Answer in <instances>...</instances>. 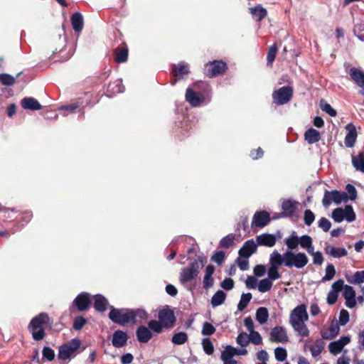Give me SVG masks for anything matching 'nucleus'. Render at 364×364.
<instances>
[{"label":"nucleus","instance_id":"49530a36","mask_svg":"<svg viewBox=\"0 0 364 364\" xmlns=\"http://www.w3.org/2000/svg\"><path fill=\"white\" fill-rule=\"evenodd\" d=\"M355 218L356 215L353 207L350 205H346L344 209V219H346L347 222L351 223L355 220Z\"/></svg>","mask_w":364,"mask_h":364},{"label":"nucleus","instance_id":"a211bd4d","mask_svg":"<svg viewBox=\"0 0 364 364\" xmlns=\"http://www.w3.org/2000/svg\"><path fill=\"white\" fill-rule=\"evenodd\" d=\"M130 323H136L146 321L148 318V313L142 309H129Z\"/></svg>","mask_w":364,"mask_h":364},{"label":"nucleus","instance_id":"5701e85b","mask_svg":"<svg viewBox=\"0 0 364 364\" xmlns=\"http://www.w3.org/2000/svg\"><path fill=\"white\" fill-rule=\"evenodd\" d=\"M94 308L99 312H105L109 306L108 300L101 294H96L94 297Z\"/></svg>","mask_w":364,"mask_h":364},{"label":"nucleus","instance_id":"338daca9","mask_svg":"<svg viewBox=\"0 0 364 364\" xmlns=\"http://www.w3.org/2000/svg\"><path fill=\"white\" fill-rule=\"evenodd\" d=\"M279 267H269L267 274L268 279L272 280H276L281 277V274L278 272Z\"/></svg>","mask_w":364,"mask_h":364},{"label":"nucleus","instance_id":"c03bdc74","mask_svg":"<svg viewBox=\"0 0 364 364\" xmlns=\"http://www.w3.org/2000/svg\"><path fill=\"white\" fill-rule=\"evenodd\" d=\"M272 287V282L268 278L261 279L258 283V290L261 293L269 291Z\"/></svg>","mask_w":364,"mask_h":364},{"label":"nucleus","instance_id":"f3484780","mask_svg":"<svg viewBox=\"0 0 364 364\" xmlns=\"http://www.w3.org/2000/svg\"><path fill=\"white\" fill-rule=\"evenodd\" d=\"M277 242V237L269 233H263L256 237L257 245L272 247L274 246Z\"/></svg>","mask_w":364,"mask_h":364},{"label":"nucleus","instance_id":"c85d7f7f","mask_svg":"<svg viewBox=\"0 0 364 364\" xmlns=\"http://www.w3.org/2000/svg\"><path fill=\"white\" fill-rule=\"evenodd\" d=\"M114 60L117 63H122L127 61L128 48L124 46L122 48H117L114 50Z\"/></svg>","mask_w":364,"mask_h":364},{"label":"nucleus","instance_id":"7c9ffc66","mask_svg":"<svg viewBox=\"0 0 364 364\" xmlns=\"http://www.w3.org/2000/svg\"><path fill=\"white\" fill-rule=\"evenodd\" d=\"M124 91V87L122 84V79H117L113 82H111L107 87V92L111 95H115L117 93H121Z\"/></svg>","mask_w":364,"mask_h":364},{"label":"nucleus","instance_id":"603ef678","mask_svg":"<svg viewBox=\"0 0 364 364\" xmlns=\"http://www.w3.org/2000/svg\"><path fill=\"white\" fill-rule=\"evenodd\" d=\"M204 352L208 355H212L214 352V346L210 338H205L202 341Z\"/></svg>","mask_w":364,"mask_h":364},{"label":"nucleus","instance_id":"f704fd0d","mask_svg":"<svg viewBox=\"0 0 364 364\" xmlns=\"http://www.w3.org/2000/svg\"><path fill=\"white\" fill-rule=\"evenodd\" d=\"M226 299V294L222 290H218L212 296L210 303L213 307L223 304Z\"/></svg>","mask_w":364,"mask_h":364},{"label":"nucleus","instance_id":"052dcab7","mask_svg":"<svg viewBox=\"0 0 364 364\" xmlns=\"http://www.w3.org/2000/svg\"><path fill=\"white\" fill-rule=\"evenodd\" d=\"M339 328L338 326H331L328 328L329 335L327 333H322L321 336L323 339L330 340L336 337L338 334Z\"/></svg>","mask_w":364,"mask_h":364},{"label":"nucleus","instance_id":"de8ad7c7","mask_svg":"<svg viewBox=\"0 0 364 364\" xmlns=\"http://www.w3.org/2000/svg\"><path fill=\"white\" fill-rule=\"evenodd\" d=\"M235 356L233 346L230 345L226 346L225 349L221 353L220 358L222 360L233 359Z\"/></svg>","mask_w":364,"mask_h":364},{"label":"nucleus","instance_id":"2eb2a0df","mask_svg":"<svg viewBox=\"0 0 364 364\" xmlns=\"http://www.w3.org/2000/svg\"><path fill=\"white\" fill-rule=\"evenodd\" d=\"M186 100L193 107H199L204 102L205 98L200 93L194 92L191 88L188 87L186 90Z\"/></svg>","mask_w":364,"mask_h":364},{"label":"nucleus","instance_id":"09e8293b","mask_svg":"<svg viewBox=\"0 0 364 364\" xmlns=\"http://www.w3.org/2000/svg\"><path fill=\"white\" fill-rule=\"evenodd\" d=\"M274 355L277 360L283 362L287 357V350L283 347H277L274 350Z\"/></svg>","mask_w":364,"mask_h":364},{"label":"nucleus","instance_id":"412c9836","mask_svg":"<svg viewBox=\"0 0 364 364\" xmlns=\"http://www.w3.org/2000/svg\"><path fill=\"white\" fill-rule=\"evenodd\" d=\"M138 341L142 343H148L152 338V332L145 326H139L136 331Z\"/></svg>","mask_w":364,"mask_h":364},{"label":"nucleus","instance_id":"e433bc0d","mask_svg":"<svg viewBox=\"0 0 364 364\" xmlns=\"http://www.w3.org/2000/svg\"><path fill=\"white\" fill-rule=\"evenodd\" d=\"M269 318V312L266 307H259L256 311V320L262 325L267 323Z\"/></svg>","mask_w":364,"mask_h":364},{"label":"nucleus","instance_id":"2f4dec72","mask_svg":"<svg viewBox=\"0 0 364 364\" xmlns=\"http://www.w3.org/2000/svg\"><path fill=\"white\" fill-rule=\"evenodd\" d=\"M250 11L253 18L257 21H262L267 14V10L260 5L250 8Z\"/></svg>","mask_w":364,"mask_h":364},{"label":"nucleus","instance_id":"9d476101","mask_svg":"<svg viewBox=\"0 0 364 364\" xmlns=\"http://www.w3.org/2000/svg\"><path fill=\"white\" fill-rule=\"evenodd\" d=\"M90 304L91 301L90 294L87 292H81L74 299L73 306L79 311H85L89 309Z\"/></svg>","mask_w":364,"mask_h":364},{"label":"nucleus","instance_id":"e2e57ef3","mask_svg":"<svg viewBox=\"0 0 364 364\" xmlns=\"http://www.w3.org/2000/svg\"><path fill=\"white\" fill-rule=\"evenodd\" d=\"M250 342H252L255 345H260L262 343V338L260 334L255 331L250 332Z\"/></svg>","mask_w":364,"mask_h":364},{"label":"nucleus","instance_id":"79ce46f5","mask_svg":"<svg viewBox=\"0 0 364 364\" xmlns=\"http://www.w3.org/2000/svg\"><path fill=\"white\" fill-rule=\"evenodd\" d=\"M188 334L186 332H178L173 334L171 342L175 345H182L188 341Z\"/></svg>","mask_w":364,"mask_h":364},{"label":"nucleus","instance_id":"20e7f679","mask_svg":"<svg viewBox=\"0 0 364 364\" xmlns=\"http://www.w3.org/2000/svg\"><path fill=\"white\" fill-rule=\"evenodd\" d=\"M284 256H286L285 266L289 268L301 269L309 262V259L304 252L295 253L293 251H286Z\"/></svg>","mask_w":364,"mask_h":364},{"label":"nucleus","instance_id":"a18cd8bd","mask_svg":"<svg viewBox=\"0 0 364 364\" xmlns=\"http://www.w3.org/2000/svg\"><path fill=\"white\" fill-rule=\"evenodd\" d=\"M278 48L276 44L271 46L268 50L267 61V65L272 66L275 59Z\"/></svg>","mask_w":364,"mask_h":364},{"label":"nucleus","instance_id":"423d86ee","mask_svg":"<svg viewBox=\"0 0 364 364\" xmlns=\"http://www.w3.org/2000/svg\"><path fill=\"white\" fill-rule=\"evenodd\" d=\"M109 309L108 317L113 323L122 326L130 323L129 309H117L112 306Z\"/></svg>","mask_w":364,"mask_h":364},{"label":"nucleus","instance_id":"473e14b6","mask_svg":"<svg viewBox=\"0 0 364 364\" xmlns=\"http://www.w3.org/2000/svg\"><path fill=\"white\" fill-rule=\"evenodd\" d=\"M324 346L325 343L322 339H316L314 343L309 346V350L311 351L312 357L316 358L321 353Z\"/></svg>","mask_w":364,"mask_h":364},{"label":"nucleus","instance_id":"69168bd1","mask_svg":"<svg viewBox=\"0 0 364 364\" xmlns=\"http://www.w3.org/2000/svg\"><path fill=\"white\" fill-rule=\"evenodd\" d=\"M315 220V215L314 213L309 210L307 209L304 211V223L307 226H310Z\"/></svg>","mask_w":364,"mask_h":364},{"label":"nucleus","instance_id":"f8f14e48","mask_svg":"<svg viewBox=\"0 0 364 364\" xmlns=\"http://www.w3.org/2000/svg\"><path fill=\"white\" fill-rule=\"evenodd\" d=\"M257 244L253 239L245 242L242 247L239 250L238 254L240 257L248 259L257 250Z\"/></svg>","mask_w":364,"mask_h":364},{"label":"nucleus","instance_id":"3c124183","mask_svg":"<svg viewBox=\"0 0 364 364\" xmlns=\"http://www.w3.org/2000/svg\"><path fill=\"white\" fill-rule=\"evenodd\" d=\"M336 274V269L332 264H329L326 267V274L322 278V282L330 281Z\"/></svg>","mask_w":364,"mask_h":364},{"label":"nucleus","instance_id":"dca6fc26","mask_svg":"<svg viewBox=\"0 0 364 364\" xmlns=\"http://www.w3.org/2000/svg\"><path fill=\"white\" fill-rule=\"evenodd\" d=\"M271 340L277 343H286L288 336L286 328L283 326H276L271 330Z\"/></svg>","mask_w":364,"mask_h":364},{"label":"nucleus","instance_id":"bb28decb","mask_svg":"<svg viewBox=\"0 0 364 364\" xmlns=\"http://www.w3.org/2000/svg\"><path fill=\"white\" fill-rule=\"evenodd\" d=\"M71 23L73 30L78 33L83 28V16L80 12L74 13L71 16Z\"/></svg>","mask_w":364,"mask_h":364},{"label":"nucleus","instance_id":"4468645a","mask_svg":"<svg viewBox=\"0 0 364 364\" xmlns=\"http://www.w3.org/2000/svg\"><path fill=\"white\" fill-rule=\"evenodd\" d=\"M349 75L355 84L361 88L359 93L364 95V72L356 68H351Z\"/></svg>","mask_w":364,"mask_h":364},{"label":"nucleus","instance_id":"ea45409f","mask_svg":"<svg viewBox=\"0 0 364 364\" xmlns=\"http://www.w3.org/2000/svg\"><path fill=\"white\" fill-rule=\"evenodd\" d=\"M252 298V296L251 293H242L240 297V300L237 304L238 311H242L247 306Z\"/></svg>","mask_w":364,"mask_h":364},{"label":"nucleus","instance_id":"aec40b11","mask_svg":"<svg viewBox=\"0 0 364 364\" xmlns=\"http://www.w3.org/2000/svg\"><path fill=\"white\" fill-rule=\"evenodd\" d=\"M128 336L126 332L117 330L112 336V343L115 348H122L127 342Z\"/></svg>","mask_w":364,"mask_h":364},{"label":"nucleus","instance_id":"1a4fd4ad","mask_svg":"<svg viewBox=\"0 0 364 364\" xmlns=\"http://www.w3.org/2000/svg\"><path fill=\"white\" fill-rule=\"evenodd\" d=\"M158 318L164 324V328L167 329L173 328L176 321L174 312L168 306H166L159 311Z\"/></svg>","mask_w":364,"mask_h":364},{"label":"nucleus","instance_id":"bf43d9fd","mask_svg":"<svg viewBox=\"0 0 364 364\" xmlns=\"http://www.w3.org/2000/svg\"><path fill=\"white\" fill-rule=\"evenodd\" d=\"M215 332V328L213 324L208 322H205L203 325L201 333L203 336H211Z\"/></svg>","mask_w":364,"mask_h":364},{"label":"nucleus","instance_id":"864d4df0","mask_svg":"<svg viewBox=\"0 0 364 364\" xmlns=\"http://www.w3.org/2000/svg\"><path fill=\"white\" fill-rule=\"evenodd\" d=\"M346 193L348 195V200H355L358 196V192L355 186L352 184H347L346 186Z\"/></svg>","mask_w":364,"mask_h":364},{"label":"nucleus","instance_id":"4be33fe9","mask_svg":"<svg viewBox=\"0 0 364 364\" xmlns=\"http://www.w3.org/2000/svg\"><path fill=\"white\" fill-rule=\"evenodd\" d=\"M21 103L22 107L25 109L36 111L42 108L41 105L33 97H24Z\"/></svg>","mask_w":364,"mask_h":364},{"label":"nucleus","instance_id":"f257e3e1","mask_svg":"<svg viewBox=\"0 0 364 364\" xmlns=\"http://www.w3.org/2000/svg\"><path fill=\"white\" fill-rule=\"evenodd\" d=\"M203 266L204 259L202 257L198 256L188 266L181 269L179 274L180 283L188 290L192 291L193 287L191 285V282L198 277L200 270Z\"/></svg>","mask_w":364,"mask_h":364},{"label":"nucleus","instance_id":"ddd939ff","mask_svg":"<svg viewBox=\"0 0 364 364\" xmlns=\"http://www.w3.org/2000/svg\"><path fill=\"white\" fill-rule=\"evenodd\" d=\"M270 221V215L265 210L257 211L252 218V226L263 228Z\"/></svg>","mask_w":364,"mask_h":364},{"label":"nucleus","instance_id":"7ed1b4c3","mask_svg":"<svg viewBox=\"0 0 364 364\" xmlns=\"http://www.w3.org/2000/svg\"><path fill=\"white\" fill-rule=\"evenodd\" d=\"M50 323V317L46 313H41L32 318L28 330L35 341H41L45 337L43 326Z\"/></svg>","mask_w":364,"mask_h":364},{"label":"nucleus","instance_id":"f03ea898","mask_svg":"<svg viewBox=\"0 0 364 364\" xmlns=\"http://www.w3.org/2000/svg\"><path fill=\"white\" fill-rule=\"evenodd\" d=\"M308 318L309 316L304 304L297 306L291 311L289 316L290 324L294 330L302 337L309 336V330L305 324V321Z\"/></svg>","mask_w":364,"mask_h":364},{"label":"nucleus","instance_id":"0eeeda50","mask_svg":"<svg viewBox=\"0 0 364 364\" xmlns=\"http://www.w3.org/2000/svg\"><path fill=\"white\" fill-rule=\"evenodd\" d=\"M293 95V89L290 86H283L272 93L273 102L277 105L288 103Z\"/></svg>","mask_w":364,"mask_h":364},{"label":"nucleus","instance_id":"a878e982","mask_svg":"<svg viewBox=\"0 0 364 364\" xmlns=\"http://www.w3.org/2000/svg\"><path fill=\"white\" fill-rule=\"evenodd\" d=\"M286 256L283 255L277 251L274 250L270 255L269 264L271 267H279L282 264L285 265Z\"/></svg>","mask_w":364,"mask_h":364},{"label":"nucleus","instance_id":"4d7b16f0","mask_svg":"<svg viewBox=\"0 0 364 364\" xmlns=\"http://www.w3.org/2000/svg\"><path fill=\"white\" fill-rule=\"evenodd\" d=\"M331 217L336 223H341L344 220V210L337 208L332 211Z\"/></svg>","mask_w":364,"mask_h":364},{"label":"nucleus","instance_id":"680f3d73","mask_svg":"<svg viewBox=\"0 0 364 364\" xmlns=\"http://www.w3.org/2000/svg\"><path fill=\"white\" fill-rule=\"evenodd\" d=\"M353 32L359 40L364 42V23L355 25Z\"/></svg>","mask_w":364,"mask_h":364},{"label":"nucleus","instance_id":"6ab92c4d","mask_svg":"<svg viewBox=\"0 0 364 364\" xmlns=\"http://www.w3.org/2000/svg\"><path fill=\"white\" fill-rule=\"evenodd\" d=\"M346 129L348 130V133L345 136V145L348 147L351 148L354 146L356 139H357V131L355 127L351 124L349 123L346 127Z\"/></svg>","mask_w":364,"mask_h":364},{"label":"nucleus","instance_id":"a19ab883","mask_svg":"<svg viewBox=\"0 0 364 364\" xmlns=\"http://www.w3.org/2000/svg\"><path fill=\"white\" fill-rule=\"evenodd\" d=\"M148 328L151 331L159 334L163 331L164 326L159 320H151L148 322Z\"/></svg>","mask_w":364,"mask_h":364},{"label":"nucleus","instance_id":"0e129e2a","mask_svg":"<svg viewBox=\"0 0 364 364\" xmlns=\"http://www.w3.org/2000/svg\"><path fill=\"white\" fill-rule=\"evenodd\" d=\"M86 323L87 320L83 316H79L75 318L73 327L75 330L79 331L82 328Z\"/></svg>","mask_w":364,"mask_h":364},{"label":"nucleus","instance_id":"72a5a7b5","mask_svg":"<svg viewBox=\"0 0 364 364\" xmlns=\"http://www.w3.org/2000/svg\"><path fill=\"white\" fill-rule=\"evenodd\" d=\"M284 242L288 248L287 251H292L293 250L296 249L299 242L296 232L295 231H292L290 236L285 239Z\"/></svg>","mask_w":364,"mask_h":364},{"label":"nucleus","instance_id":"37998d69","mask_svg":"<svg viewBox=\"0 0 364 364\" xmlns=\"http://www.w3.org/2000/svg\"><path fill=\"white\" fill-rule=\"evenodd\" d=\"M0 82L5 86H12L16 83V78L10 74L1 73Z\"/></svg>","mask_w":364,"mask_h":364},{"label":"nucleus","instance_id":"8fccbe9b","mask_svg":"<svg viewBox=\"0 0 364 364\" xmlns=\"http://www.w3.org/2000/svg\"><path fill=\"white\" fill-rule=\"evenodd\" d=\"M320 107L323 112H326L331 117L336 116V111L331 107L330 104L325 102L324 100H321Z\"/></svg>","mask_w":364,"mask_h":364},{"label":"nucleus","instance_id":"5fc2aeb1","mask_svg":"<svg viewBox=\"0 0 364 364\" xmlns=\"http://www.w3.org/2000/svg\"><path fill=\"white\" fill-rule=\"evenodd\" d=\"M236 341L241 347H246L250 343L249 336L245 332H241L238 334Z\"/></svg>","mask_w":364,"mask_h":364},{"label":"nucleus","instance_id":"c756f323","mask_svg":"<svg viewBox=\"0 0 364 364\" xmlns=\"http://www.w3.org/2000/svg\"><path fill=\"white\" fill-rule=\"evenodd\" d=\"M352 165L356 171L364 173V153L359 152L357 155L352 156Z\"/></svg>","mask_w":364,"mask_h":364},{"label":"nucleus","instance_id":"b1692460","mask_svg":"<svg viewBox=\"0 0 364 364\" xmlns=\"http://www.w3.org/2000/svg\"><path fill=\"white\" fill-rule=\"evenodd\" d=\"M173 74L177 77H182L185 75H188L189 73V65L188 63L181 61L177 65H173L172 68Z\"/></svg>","mask_w":364,"mask_h":364},{"label":"nucleus","instance_id":"6e6d98bb","mask_svg":"<svg viewBox=\"0 0 364 364\" xmlns=\"http://www.w3.org/2000/svg\"><path fill=\"white\" fill-rule=\"evenodd\" d=\"M43 358L48 361H53L55 359V351L48 346H45L42 350Z\"/></svg>","mask_w":364,"mask_h":364},{"label":"nucleus","instance_id":"4c0bfd02","mask_svg":"<svg viewBox=\"0 0 364 364\" xmlns=\"http://www.w3.org/2000/svg\"><path fill=\"white\" fill-rule=\"evenodd\" d=\"M350 284H360L364 282V270L357 271L353 276H346Z\"/></svg>","mask_w":364,"mask_h":364},{"label":"nucleus","instance_id":"9b49d317","mask_svg":"<svg viewBox=\"0 0 364 364\" xmlns=\"http://www.w3.org/2000/svg\"><path fill=\"white\" fill-rule=\"evenodd\" d=\"M299 203L294 200L291 199H285L282 203V213H281L282 218H290L294 215L296 210L298 208Z\"/></svg>","mask_w":364,"mask_h":364},{"label":"nucleus","instance_id":"39448f33","mask_svg":"<svg viewBox=\"0 0 364 364\" xmlns=\"http://www.w3.org/2000/svg\"><path fill=\"white\" fill-rule=\"evenodd\" d=\"M81 341L78 338H73L58 348V358L61 360H70L72 355L80 347Z\"/></svg>","mask_w":364,"mask_h":364},{"label":"nucleus","instance_id":"58836bf2","mask_svg":"<svg viewBox=\"0 0 364 364\" xmlns=\"http://www.w3.org/2000/svg\"><path fill=\"white\" fill-rule=\"evenodd\" d=\"M235 239V235L233 233H230L223 237L219 242V246L221 248L228 249L233 245Z\"/></svg>","mask_w":364,"mask_h":364},{"label":"nucleus","instance_id":"cd10ccee","mask_svg":"<svg viewBox=\"0 0 364 364\" xmlns=\"http://www.w3.org/2000/svg\"><path fill=\"white\" fill-rule=\"evenodd\" d=\"M304 138L309 144H313L320 141L321 134L318 130L310 128L305 132Z\"/></svg>","mask_w":364,"mask_h":364},{"label":"nucleus","instance_id":"c9c22d12","mask_svg":"<svg viewBox=\"0 0 364 364\" xmlns=\"http://www.w3.org/2000/svg\"><path fill=\"white\" fill-rule=\"evenodd\" d=\"M333 201L336 204L339 205L342 202L348 201V195L346 192H341L337 190L330 191Z\"/></svg>","mask_w":364,"mask_h":364},{"label":"nucleus","instance_id":"6e6552de","mask_svg":"<svg viewBox=\"0 0 364 364\" xmlns=\"http://www.w3.org/2000/svg\"><path fill=\"white\" fill-rule=\"evenodd\" d=\"M227 69V65L223 60H213L205 65L204 73L208 77L222 75Z\"/></svg>","mask_w":364,"mask_h":364},{"label":"nucleus","instance_id":"774afa93","mask_svg":"<svg viewBox=\"0 0 364 364\" xmlns=\"http://www.w3.org/2000/svg\"><path fill=\"white\" fill-rule=\"evenodd\" d=\"M318 226L324 232H328L331 229V223L327 218L323 217L318 221Z\"/></svg>","mask_w":364,"mask_h":364},{"label":"nucleus","instance_id":"393cba45","mask_svg":"<svg viewBox=\"0 0 364 364\" xmlns=\"http://www.w3.org/2000/svg\"><path fill=\"white\" fill-rule=\"evenodd\" d=\"M326 253L330 255L334 258H341L348 255V252L346 248L340 247L337 248L332 245H326L325 248Z\"/></svg>","mask_w":364,"mask_h":364},{"label":"nucleus","instance_id":"13d9d810","mask_svg":"<svg viewBox=\"0 0 364 364\" xmlns=\"http://www.w3.org/2000/svg\"><path fill=\"white\" fill-rule=\"evenodd\" d=\"M225 254L223 251H216L211 257V261L215 262L218 265H220L225 260Z\"/></svg>","mask_w":364,"mask_h":364}]
</instances>
